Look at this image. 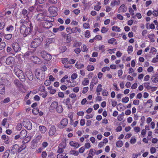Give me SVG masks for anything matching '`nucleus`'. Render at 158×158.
I'll return each mask as SVG.
<instances>
[{
    "label": "nucleus",
    "instance_id": "nucleus-4",
    "mask_svg": "<svg viewBox=\"0 0 158 158\" xmlns=\"http://www.w3.org/2000/svg\"><path fill=\"white\" fill-rule=\"evenodd\" d=\"M48 11L51 15L52 17L56 16L58 15V9L56 6H50L48 9Z\"/></svg>",
    "mask_w": 158,
    "mask_h": 158
},
{
    "label": "nucleus",
    "instance_id": "nucleus-50",
    "mask_svg": "<svg viewBox=\"0 0 158 158\" xmlns=\"http://www.w3.org/2000/svg\"><path fill=\"white\" fill-rule=\"evenodd\" d=\"M133 50V48L132 46H129L127 48V51L128 54L131 53Z\"/></svg>",
    "mask_w": 158,
    "mask_h": 158
},
{
    "label": "nucleus",
    "instance_id": "nucleus-49",
    "mask_svg": "<svg viewBox=\"0 0 158 158\" xmlns=\"http://www.w3.org/2000/svg\"><path fill=\"white\" fill-rule=\"evenodd\" d=\"M102 89V85L101 84H98L96 88L97 92H100Z\"/></svg>",
    "mask_w": 158,
    "mask_h": 158
},
{
    "label": "nucleus",
    "instance_id": "nucleus-56",
    "mask_svg": "<svg viewBox=\"0 0 158 158\" xmlns=\"http://www.w3.org/2000/svg\"><path fill=\"white\" fill-rule=\"evenodd\" d=\"M116 40L114 38H113L109 39L108 41V42L109 44H112Z\"/></svg>",
    "mask_w": 158,
    "mask_h": 158
},
{
    "label": "nucleus",
    "instance_id": "nucleus-12",
    "mask_svg": "<svg viewBox=\"0 0 158 158\" xmlns=\"http://www.w3.org/2000/svg\"><path fill=\"white\" fill-rule=\"evenodd\" d=\"M69 144L71 147L75 149L81 146V145L78 143L73 141H70Z\"/></svg>",
    "mask_w": 158,
    "mask_h": 158
},
{
    "label": "nucleus",
    "instance_id": "nucleus-9",
    "mask_svg": "<svg viewBox=\"0 0 158 158\" xmlns=\"http://www.w3.org/2000/svg\"><path fill=\"white\" fill-rule=\"evenodd\" d=\"M12 48L15 53L20 52L21 50L19 45L17 42H14L13 44Z\"/></svg>",
    "mask_w": 158,
    "mask_h": 158
},
{
    "label": "nucleus",
    "instance_id": "nucleus-10",
    "mask_svg": "<svg viewBox=\"0 0 158 158\" xmlns=\"http://www.w3.org/2000/svg\"><path fill=\"white\" fill-rule=\"evenodd\" d=\"M58 105V102L56 101H54L52 102L49 108V111L50 112H52L56 110Z\"/></svg>",
    "mask_w": 158,
    "mask_h": 158
},
{
    "label": "nucleus",
    "instance_id": "nucleus-24",
    "mask_svg": "<svg viewBox=\"0 0 158 158\" xmlns=\"http://www.w3.org/2000/svg\"><path fill=\"white\" fill-rule=\"evenodd\" d=\"M65 147V146L62 145L61 144H60L58 147L57 152L59 153H63L64 152V148Z\"/></svg>",
    "mask_w": 158,
    "mask_h": 158
},
{
    "label": "nucleus",
    "instance_id": "nucleus-39",
    "mask_svg": "<svg viewBox=\"0 0 158 158\" xmlns=\"http://www.w3.org/2000/svg\"><path fill=\"white\" fill-rule=\"evenodd\" d=\"M116 144V146L118 148L121 147L123 145V141L120 140L118 141Z\"/></svg>",
    "mask_w": 158,
    "mask_h": 158
},
{
    "label": "nucleus",
    "instance_id": "nucleus-45",
    "mask_svg": "<svg viewBox=\"0 0 158 158\" xmlns=\"http://www.w3.org/2000/svg\"><path fill=\"white\" fill-rule=\"evenodd\" d=\"M91 82L94 83V84L96 85L98 82V80L96 76L94 77L92 79Z\"/></svg>",
    "mask_w": 158,
    "mask_h": 158
},
{
    "label": "nucleus",
    "instance_id": "nucleus-57",
    "mask_svg": "<svg viewBox=\"0 0 158 158\" xmlns=\"http://www.w3.org/2000/svg\"><path fill=\"white\" fill-rule=\"evenodd\" d=\"M85 36L87 38H89L90 36V33L89 31L86 30L85 32Z\"/></svg>",
    "mask_w": 158,
    "mask_h": 158
},
{
    "label": "nucleus",
    "instance_id": "nucleus-52",
    "mask_svg": "<svg viewBox=\"0 0 158 158\" xmlns=\"http://www.w3.org/2000/svg\"><path fill=\"white\" fill-rule=\"evenodd\" d=\"M96 150L95 149H91L90 150L89 154L92 156H93L95 153Z\"/></svg>",
    "mask_w": 158,
    "mask_h": 158
},
{
    "label": "nucleus",
    "instance_id": "nucleus-38",
    "mask_svg": "<svg viewBox=\"0 0 158 158\" xmlns=\"http://www.w3.org/2000/svg\"><path fill=\"white\" fill-rule=\"evenodd\" d=\"M64 154H58L57 155V158H68V156H66V154L64 153Z\"/></svg>",
    "mask_w": 158,
    "mask_h": 158
},
{
    "label": "nucleus",
    "instance_id": "nucleus-28",
    "mask_svg": "<svg viewBox=\"0 0 158 158\" xmlns=\"http://www.w3.org/2000/svg\"><path fill=\"white\" fill-rule=\"evenodd\" d=\"M39 130L42 133H44L47 130L46 127L44 126H40L39 127Z\"/></svg>",
    "mask_w": 158,
    "mask_h": 158
},
{
    "label": "nucleus",
    "instance_id": "nucleus-51",
    "mask_svg": "<svg viewBox=\"0 0 158 158\" xmlns=\"http://www.w3.org/2000/svg\"><path fill=\"white\" fill-rule=\"evenodd\" d=\"M108 31V29L106 28L105 27H102L101 32L102 33H105L107 32Z\"/></svg>",
    "mask_w": 158,
    "mask_h": 158
},
{
    "label": "nucleus",
    "instance_id": "nucleus-34",
    "mask_svg": "<svg viewBox=\"0 0 158 158\" xmlns=\"http://www.w3.org/2000/svg\"><path fill=\"white\" fill-rule=\"evenodd\" d=\"M39 94L40 96L44 98H45L48 95V92L45 91L40 92Z\"/></svg>",
    "mask_w": 158,
    "mask_h": 158
},
{
    "label": "nucleus",
    "instance_id": "nucleus-23",
    "mask_svg": "<svg viewBox=\"0 0 158 158\" xmlns=\"http://www.w3.org/2000/svg\"><path fill=\"white\" fill-rule=\"evenodd\" d=\"M38 145V143L36 139H34L31 142V148L32 149H34L36 148Z\"/></svg>",
    "mask_w": 158,
    "mask_h": 158
},
{
    "label": "nucleus",
    "instance_id": "nucleus-44",
    "mask_svg": "<svg viewBox=\"0 0 158 158\" xmlns=\"http://www.w3.org/2000/svg\"><path fill=\"white\" fill-rule=\"evenodd\" d=\"M94 69V67L92 65H89L87 67V69L89 71H93Z\"/></svg>",
    "mask_w": 158,
    "mask_h": 158
},
{
    "label": "nucleus",
    "instance_id": "nucleus-37",
    "mask_svg": "<svg viewBox=\"0 0 158 158\" xmlns=\"http://www.w3.org/2000/svg\"><path fill=\"white\" fill-rule=\"evenodd\" d=\"M89 83V81L87 78H85L82 82V84L84 86L88 85Z\"/></svg>",
    "mask_w": 158,
    "mask_h": 158
},
{
    "label": "nucleus",
    "instance_id": "nucleus-59",
    "mask_svg": "<svg viewBox=\"0 0 158 158\" xmlns=\"http://www.w3.org/2000/svg\"><path fill=\"white\" fill-rule=\"evenodd\" d=\"M83 27L85 29H89L90 28L89 24L88 23H85L83 24Z\"/></svg>",
    "mask_w": 158,
    "mask_h": 158
},
{
    "label": "nucleus",
    "instance_id": "nucleus-21",
    "mask_svg": "<svg viewBox=\"0 0 158 158\" xmlns=\"http://www.w3.org/2000/svg\"><path fill=\"white\" fill-rule=\"evenodd\" d=\"M19 135L20 136V139H23L27 136V132L26 130H23L21 131Z\"/></svg>",
    "mask_w": 158,
    "mask_h": 158
},
{
    "label": "nucleus",
    "instance_id": "nucleus-61",
    "mask_svg": "<svg viewBox=\"0 0 158 158\" xmlns=\"http://www.w3.org/2000/svg\"><path fill=\"white\" fill-rule=\"evenodd\" d=\"M14 27L12 25H10L7 27L6 28V30L7 31H12L13 30Z\"/></svg>",
    "mask_w": 158,
    "mask_h": 158
},
{
    "label": "nucleus",
    "instance_id": "nucleus-11",
    "mask_svg": "<svg viewBox=\"0 0 158 158\" xmlns=\"http://www.w3.org/2000/svg\"><path fill=\"white\" fill-rule=\"evenodd\" d=\"M56 131V126L52 125L50 127L48 132V135L50 136H52L55 135Z\"/></svg>",
    "mask_w": 158,
    "mask_h": 158
},
{
    "label": "nucleus",
    "instance_id": "nucleus-20",
    "mask_svg": "<svg viewBox=\"0 0 158 158\" xmlns=\"http://www.w3.org/2000/svg\"><path fill=\"white\" fill-rule=\"evenodd\" d=\"M45 15H44L40 13L38 14L36 16V19L38 21H41L44 20Z\"/></svg>",
    "mask_w": 158,
    "mask_h": 158
},
{
    "label": "nucleus",
    "instance_id": "nucleus-40",
    "mask_svg": "<svg viewBox=\"0 0 158 158\" xmlns=\"http://www.w3.org/2000/svg\"><path fill=\"white\" fill-rule=\"evenodd\" d=\"M53 39H47L46 40V45L48 46L50 44L52 43L53 42Z\"/></svg>",
    "mask_w": 158,
    "mask_h": 158
},
{
    "label": "nucleus",
    "instance_id": "nucleus-22",
    "mask_svg": "<svg viewBox=\"0 0 158 158\" xmlns=\"http://www.w3.org/2000/svg\"><path fill=\"white\" fill-rule=\"evenodd\" d=\"M26 75L30 81H31L33 80V76L31 71H28L26 73Z\"/></svg>",
    "mask_w": 158,
    "mask_h": 158
},
{
    "label": "nucleus",
    "instance_id": "nucleus-3",
    "mask_svg": "<svg viewBox=\"0 0 158 158\" xmlns=\"http://www.w3.org/2000/svg\"><path fill=\"white\" fill-rule=\"evenodd\" d=\"M35 75L37 79L42 81L45 78V73L40 70H36L35 72Z\"/></svg>",
    "mask_w": 158,
    "mask_h": 158
},
{
    "label": "nucleus",
    "instance_id": "nucleus-25",
    "mask_svg": "<svg viewBox=\"0 0 158 158\" xmlns=\"http://www.w3.org/2000/svg\"><path fill=\"white\" fill-rule=\"evenodd\" d=\"M56 111L58 113H61L63 110V109L62 106L60 105H58L57 107H56Z\"/></svg>",
    "mask_w": 158,
    "mask_h": 158
},
{
    "label": "nucleus",
    "instance_id": "nucleus-16",
    "mask_svg": "<svg viewBox=\"0 0 158 158\" xmlns=\"http://www.w3.org/2000/svg\"><path fill=\"white\" fill-rule=\"evenodd\" d=\"M1 139L4 140L5 143L6 144H9L10 143L9 137L6 135H3L1 136Z\"/></svg>",
    "mask_w": 158,
    "mask_h": 158
},
{
    "label": "nucleus",
    "instance_id": "nucleus-35",
    "mask_svg": "<svg viewBox=\"0 0 158 158\" xmlns=\"http://www.w3.org/2000/svg\"><path fill=\"white\" fill-rule=\"evenodd\" d=\"M145 117L144 116H142L141 117L140 121L141 123L140 124V127H142L144 125L145 122Z\"/></svg>",
    "mask_w": 158,
    "mask_h": 158
},
{
    "label": "nucleus",
    "instance_id": "nucleus-33",
    "mask_svg": "<svg viewBox=\"0 0 158 158\" xmlns=\"http://www.w3.org/2000/svg\"><path fill=\"white\" fill-rule=\"evenodd\" d=\"M14 83L15 85L18 87H20L22 85L21 83L18 79H16L14 80Z\"/></svg>",
    "mask_w": 158,
    "mask_h": 158
},
{
    "label": "nucleus",
    "instance_id": "nucleus-43",
    "mask_svg": "<svg viewBox=\"0 0 158 158\" xmlns=\"http://www.w3.org/2000/svg\"><path fill=\"white\" fill-rule=\"evenodd\" d=\"M7 123V119L6 118H4L1 124L2 125L5 126L6 125H7L6 126H8V124Z\"/></svg>",
    "mask_w": 158,
    "mask_h": 158
},
{
    "label": "nucleus",
    "instance_id": "nucleus-60",
    "mask_svg": "<svg viewBox=\"0 0 158 158\" xmlns=\"http://www.w3.org/2000/svg\"><path fill=\"white\" fill-rule=\"evenodd\" d=\"M39 90L40 92L45 91H46L44 85L40 86L39 87Z\"/></svg>",
    "mask_w": 158,
    "mask_h": 158
},
{
    "label": "nucleus",
    "instance_id": "nucleus-48",
    "mask_svg": "<svg viewBox=\"0 0 158 158\" xmlns=\"http://www.w3.org/2000/svg\"><path fill=\"white\" fill-rule=\"evenodd\" d=\"M32 113L35 115L37 114L39 112V110L38 108H33L32 110Z\"/></svg>",
    "mask_w": 158,
    "mask_h": 158
},
{
    "label": "nucleus",
    "instance_id": "nucleus-32",
    "mask_svg": "<svg viewBox=\"0 0 158 158\" xmlns=\"http://www.w3.org/2000/svg\"><path fill=\"white\" fill-rule=\"evenodd\" d=\"M112 30L114 31L120 32L121 31V29L119 27L117 26H114L112 27Z\"/></svg>",
    "mask_w": 158,
    "mask_h": 158
},
{
    "label": "nucleus",
    "instance_id": "nucleus-13",
    "mask_svg": "<svg viewBox=\"0 0 158 158\" xmlns=\"http://www.w3.org/2000/svg\"><path fill=\"white\" fill-rule=\"evenodd\" d=\"M14 58L12 56H9L6 60V63L7 65H10L12 64L15 61Z\"/></svg>",
    "mask_w": 158,
    "mask_h": 158
},
{
    "label": "nucleus",
    "instance_id": "nucleus-29",
    "mask_svg": "<svg viewBox=\"0 0 158 158\" xmlns=\"http://www.w3.org/2000/svg\"><path fill=\"white\" fill-rule=\"evenodd\" d=\"M120 3L119 0H113L110 3V6L114 7L116 5H118Z\"/></svg>",
    "mask_w": 158,
    "mask_h": 158
},
{
    "label": "nucleus",
    "instance_id": "nucleus-27",
    "mask_svg": "<svg viewBox=\"0 0 158 158\" xmlns=\"http://www.w3.org/2000/svg\"><path fill=\"white\" fill-rule=\"evenodd\" d=\"M5 88L4 85L0 83V94H4Z\"/></svg>",
    "mask_w": 158,
    "mask_h": 158
},
{
    "label": "nucleus",
    "instance_id": "nucleus-63",
    "mask_svg": "<svg viewBox=\"0 0 158 158\" xmlns=\"http://www.w3.org/2000/svg\"><path fill=\"white\" fill-rule=\"evenodd\" d=\"M70 152L71 154L74 155L75 156H77L79 155V152L77 151L72 150Z\"/></svg>",
    "mask_w": 158,
    "mask_h": 158
},
{
    "label": "nucleus",
    "instance_id": "nucleus-5",
    "mask_svg": "<svg viewBox=\"0 0 158 158\" xmlns=\"http://www.w3.org/2000/svg\"><path fill=\"white\" fill-rule=\"evenodd\" d=\"M41 42V40L39 38L34 39L31 43V47L33 48H35L40 45Z\"/></svg>",
    "mask_w": 158,
    "mask_h": 158
},
{
    "label": "nucleus",
    "instance_id": "nucleus-53",
    "mask_svg": "<svg viewBox=\"0 0 158 158\" xmlns=\"http://www.w3.org/2000/svg\"><path fill=\"white\" fill-rule=\"evenodd\" d=\"M6 46V43L4 42H2L0 43V50L3 49Z\"/></svg>",
    "mask_w": 158,
    "mask_h": 158
},
{
    "label": "nucleus",
    "instance_id": "nucleus-47",
    "mask_svg": "<svg viewBox=\"0 0 158 158\" xmlns=\"http://www.w3.org/2000/svg\"><path fill=\"white\" fill-rule=\"evenodd\" d=\"M81 43L80 42H77L76 43H74L73 45V47H79L81 45Z\"/></svg>",
    "mask_w": 158,
    "mask_h": 158
},
{
    "label": "nucleus",
    "instance_id": "nucleus-15",
    "mask_svg": "<svg viewBox=\"0 0 158 158\" xmlns=\"http://www.w3.org/2000/svg\"><path fill=\"white\" fill-rule=\"evenodd\" d=\"M19 145L16 144L14 145L12 147L11 151L13 153H19Z\"/></svg>",
    "mask_w": 158,
    "mask_h": 158
},
{
    "label": "nucleus",
    "instance_id": "nucleus-14",
    "mask_svg": "<svg viewBox=\"0 0 158 158\" xmlns=\"http://www.w3.org/2000/svg\"><path fill=\"white\" fill-rule=\"evenodd\" d=\"M31 59L33 63L36 64H40L41 62L40 59L35 56H32Z\"/></svg>",
    "mask_w": 158,
    "mask_h": 158
},
{
    "label": "nucleus",
    "instance_id": "nucleus-64",
    "mask_svg": "<svg viewBox=\"0 0 158 158\" xmlns=\"http://www.w3.org/2000/svg\"><path fill=\"white\" fill-rule=\"evenodd\" d=\"M47 156V153L46 151H44L42 152L41 154L42 158H46Z\"/></svg>",
    "mask_w": 158,
    "mask_h": 158
},
{
    "label": "nucleus",
    "instance_id": "nucleus-36",
    "mask_svg": "<svg viewBox=\"0 0 158 158\" xmlns=\"http://www.w3.org/2000/svg\"><path fill=\"white\" fill-rule=\"evenodd\" d=\"M153 82L156 83L158 82V74L156 75L152 78Z\"/></svg>",
    "mask_w": 158,
    "mask_h": 158
},
{
    "label": "nucleus",
    "instance_id": "nucleus-30",
    "mask_svg": "<svg viewBox=\"0 0 158 158\" xmlns=\"http://www.w3.org/2000/svg\"><path fill=\"white\" fill-rule=\"evenodd\" d=\"M54 18H52L51 16L48 17L47 16H45L44 21L47 22H50L52 23L54 21Z\"/></svg>",
    "mask_w": 158,
    "mask_h": 158
},
{
    "label": "nucleus",
    "instance_id": "nucleus-2",
    "mask_svg": "<svg viewBox=\"0 0 158 158\" xmlns=\"http://www.w3.org/2000/svg\"><path fill=\"white\" fill-rule=\"evenodd\" d=\"M14 72L15 74L21 81H25V77L24 73L22 70L18 68H16L14 69Z\"/></svg>",
    "mask_w": 158,
    "mask_h": 158
},
{
    "label": "nucleus",
    "instance_id": "nucleus-54",
    "mask_svg": "<svg viewBox=\"0 0 158 158\" xmlns=\"http://www.w3.org/2000/svg\"><path fill=\"white\" fill-rule=\"evenodd\" d=\"M122 102L123 103H127L129 101V98L127 97H125L122 99Z\"/></svg>",
    "mask_w": 158,
    "mask_h": 158
},
{
    "label": "nucleus",
    "instance_id": "nucleus-1",
    "mask_svg": "<svg viewBox=\"0 0 158 158\" xmlns=\"http://www.w3.org/2000/svg\"><path fill=\"white\" fill-rule=\"evenodd\" d=\"M20 33L24 37H26L31 33V28L27 27L25 25L22 24L20 27Z\"/></svg>",
    "mask_w": 158,
    "mask_h": 158
},
{
    "label": "nucleus",
    "instance_id": "nucleus-42",
    "mask_svg": "<svg viewBox=\"0 0 158 158\" xmlns=\"http://www.w3.org/2000/svg\"><path fill=\"white\" fill-rule=\"evenodd\" d=\"M150 83L149 82H145L144 83V87L148 90L150 89V88L151 86L150 85Z\"/></svg>",
    "mask_w": 158,
    "mask_h": 158
},
{
    "label": "nucleus",
    "instance_id": "nucleus-31",
    "mask_svg": "<svg viewBox=\"0 0 158 158\" xmlns=\"http://www.w3.org/2000/svg\"><path fill=\"white\" fill-rule=\"evenodd\" d=\"M27 10L24 9H23L22 11V14L23 15L24 18H26L27 20L29 18L28 16Z\"/></svg>",
    "mask_w": 158,
    "mask_h": 158
},
{
    "label": "nucleus",
    "instance_id": "nucleus-7",
    "mask_svg": "<svg viewBox=\"0 0 158 158\" xmlns=\"http://www.w3.org/2000/svg\"><path fill=\"white\" fill-rule=\"evenodd\" d=\"M23 124L26 128L28 130H31L32 127L31 122L27 119H24L23 122Z\"/></svg>",
    "mask_w": 158,
    "mask_h": 158
},
{
    "label": "nucleus",
    "instance_id": "nucleus-19",
    "mask_svg": "<svg viewBox=\"0 0 158 158\" xmlns=\"http://www.w3.org/2000/svg\"><path fill=\"white\" fill-rule=\"evenodd\" d=\"M43 25L44 28L48 29L52 26V24L51 22L45 21L43 23Z\"/></svg>",
    "mask_w": 158,
    "mask_h": 158
},
{
    "label": "nucleus",
    "instance_id": "nucleus-55",
    "mask_svg": "<svg viewBox=\"0 0 158 158\" xmlns=\"http://www.w3.org/2000/svg\"><path fill=\"white\" fill-rule=\"evenodd\" d=\"M12 37V35L10 34H6L5 35L4 37L7 40H10Z\"/></svg>",
    "mask_w": 158,
    "mask_h": 158
},
{
    "label": "nucleus",
    "instance_id": "nucleus-46",
    "mask_svg": "<svg viewBox=\"0 0 158 158\" xmlns=\"http://www.w3.org/2000/svg\"><path fill=\"white\" fill-rule=\"evenodd\" d=\"M26 147V145L25 144H23L20 147L19 146V153L24 150Z\"/></svg>",
    "mask_w": 158,
    "mask_h": 158
},
{
    "label": "nucleus",
    "instance_id": "nucleus-58",
    "mask_svg": "<svg viewBox=\"0 0 158 158\" xmlns=\"http://www.w3.org/2000/svg\"><path fill=\"white\" fill-rule=\"evenodd\" d=\"M81 51L83 52H86L88 50L85 44L83 45V46L81 47Z\"/></svg>",
    "mask_w": 158,
    "mask_h": 158
},
{
    "label": "nucleus",
    "instance_id": "nucleus-17",
    "mask_svg": "<svg viewBox=\"0 0 158 158\" xmlns=\"http://www.w3.org/2000/svg\"><path fill=\"white\" fill-rule=\"evenodd\" d=\"M127 10V7L124 4L121 5L118 8V11L119 13H124L126 12Z\"/></svg>",
    "mask_w": 158,
    "mask_h": 158
},
{
    "label": "nucleus",
    "instance_id": "nucleus-41",
    "mask_svg": "<svg viewBox=\"0 0 158 158\" xmlns=\"http://www.w3.org/2000/svg\"><path fill=\"white\" fill-rule=\"evenodd\" d=\"M76 67L77 69H81L83 68L84 67V65L83 64L81 63H76L75 64Z\"/></svg>",
    "mask_w": 158,
    "mask_h": 158
},
{
    "label": "nucleus",
    "instance_id": "nucleus-26",
    "mask_svg": "<svg viewBox=\"0 0 158 158\" xmlns=\"http://www.w3.org/2000/svg\"><path fill=\"white\" fill-rule=\"evenodd\" d=\"M31 139V136H26L24 138L22 141V143L23 144H25L28 143L30 141Z\"/></svg>",
    "mask_w": 158,
    "mask_h": 158
},
{
    "label": "nucleus",
    "instance_id": "nucleus-18",
    "mask_svg": "<svg viewBox=\"0 0 158 158\" xmlns=\"http://www.w3.org/2000/svg\"><path fill=\"white\" fill-rule=\"evenodd\" d=\"M68 120L66 118L63 119L60 122V124L62 128H64L66 126L68 123Z\"/></svg>",
    "mask_w": 158,
    "mask_h": 158
},
{
    "label": "nucleus",
    "instance_id": "nucleus-62",
    "mask_svg": "<svg viewBox=\"0 0 158 158\" xmlns=\"http://www.w3.org/2000/svg\"><path fill=\"white\" fill-rule=\"evenodd\" d=\"M110 69L109 67L106 66L103 67L102 69V71L103 72H105L106 71H109Z\"/></svg>",
    "mask_w": 158,
    "mask_h": 158
},
{
    "label": "nucleus",
    "instance_id": "nucleus-6",
    "mask_svg": "<svg viewBox=\"0 0 158 158\" xmlns=\"http://www.w3.org/2000/svg\"><path fill=\"white\" fill-rule=\"evenodd\" d=\"M41 55L42 57L46 60L49 61L52 58L51 55L47 52L45 51H43L41 52Z\"/></svg>",
    "mask_w": 158,
    "mask_h": 158
},
{
    "label": "nucleus",
    "instance_id": "nucleus-8",
    "mask_svg": "<svg viewBox=\"0 0 158 158\" xmlns=\"http://www.w3.org/2000/svg\"><path fill=\"white\" fill-rule=\"evenodd\" d=\"M63 103L66 106L68 109L70 110L72 109L70 100L69 98H68L66 99H64Z\"/></svg>",
    "mask_w": 158,
    "mask_h": 158
}]
</instances>
